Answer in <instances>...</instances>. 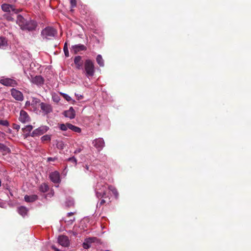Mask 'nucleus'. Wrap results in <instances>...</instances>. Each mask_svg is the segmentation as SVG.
I'll return each mask as SVG.
<instances>
[{"label":"nucleus","instance_id":"nucleus-40","mask_svg":"<svg viewBox=\"0 0 251 251\" xmlns=\"http://www.w3.org/2000/svg\"><path fill=\"white\" fill-rule=\"evenodd\" d=\"M70 3L72 7H75L76 5V0H71Z\"/></svg>","mask_w":251,"mask_h":251},{"label":"nucleus","instance_id":"nucleus-20","mask_svg":"<svg viewBox=\"0 0 251 251\" xmlns=\"http://www.w3.org/2000/svg\"><path fill=\"white\" fill-rule=\"evenodd\" d=\"M94 238H89L86 239L83 243V247L85 249H88L91 246V243L94 242Z\"/></svg>","mask_w":251,"mask_h":251},{"label":"nucleus","instance_id":"nucleus-39","mask_svg":"<svg viewBox=\"0 0 251 251\" xmlns=\"http://www.w3.org/2000/svg\"><path fill=\"white\" fill-rule=\"evenodd\" d=\"M12 127L13 129L19 130L20 128V125L16 124H13L12 125Z\"/></svg>","mask_w":251,"mask_h":251},{"label":"nucleus","instance_id":"nucleus-50","mask_svg":"<svg viewBox=\"0 0 251 251\" xmlns=\"http://www.w3.org/2000/svg\"><path fill=\"white\" fill-rule=\"evenodd\" d=\"M75 220V218L74 217L73 219H71L70 221L71 222V223H72Z\"/></svg>","mask_w":251,"mask_h":251},{"label":"nucleus","instance_id":"nucleus-17","mask_svg":"<svg viewBox=\"0 0 251 251\" xmlns=\"http://www.w3.org/2000/svg\"><path fill=\"white\" fill-rule=\"evenodd\" d=\"M32 82L37 85L41 86L44 82V79L41 75H36L32 79Z\"/></svg>","mask_w":251,"mask_h":251},{"label":"nucleus","instance_id":"nucleus-14","mask_svg":"<svg viewBox=\"0 0 251 251\" xmlns=\"http://www.w3.org/2000/svg\"><path fill=\"white\" fill-rule=\"evenodd\" d=\"M19 120L22 123H26L30 121V118L26 111L21 110L20 112Z\"/></svg>","mask_w":251,"mask_h":251},{"label":"nucleus","instance_id":"nucleus-11","mask_svg":"<svg viewBox=\"0 0 251 251\" xmlns=\"http://www.w3.org/2000/svg\"><path fill=\"white\" fill-rule=\"evenodd\" d=\"M11 95L16 100L18 101H22L24 100L23 93L21 91L15 88L11 89Z\"/></svg>","mask_w":251,"mask_h":251},{"label":"nucleus","instance_id":"nucleus-45","mask_svg":"<svg viewBox=\"0 0 251 251\" xmlns=\"http://www.w3.org/2000/svg\"><path fill=\"white\" fill-rule=\"evenodd\" d=\"M81 151H82V149L81 148L76 149L74 151V153H75V154L78 153L80 152Z\"/></svg>","mask_w":251,"mask_h":251},{"label":"nucleus","instance_id":"nucleus-34","mask_svg":"<svg viewBox=\"0 0 251 251\" xmlns=\"http://www.w3.org/2000/svg\"><path fill=\"white\" fill-rule=\"evenodd\" d=\"M68 161H70L73 163L75 165H76L77 164V159L75 156H72L71 157H69L67 159Z\"/></svg>","mask_w":251,"mask_h":251},{"label":"nucleus","instance_id":"nucleus-12","mask_svg":"<svg viewBox=\"0 0 251 251\" xmlns=\"http://www.w3.org/2000/svg\"><path fill=\"white\" fill-rule=\"evenodd\" d=\"M58 243L64 247H67L70 245L69 238L65 235H60L58 237Z\"/></svg>","mask_w":251,"mask_h":251},{"label":"nucleus","instance_id":"nucleus-38","mask_svg":"<svg viewBox=\"0 0 251 251\" xmlns=\"http://www.w3.org/2000/svg\"><path fill=\"white\" fill-rule=\"evenodd\" d=\"M105 202V201L103 199L101 200L99 202H98L97 207H100L102 205H103Z\"/></svg>","mask_w":251,"mask_h":251},{"label":"nucleus","instance_id":"nucleus-10","mask_svg":"<svg viewBox=\"0 0 251 251\" xmlns=\"http://www.w3.org/2000/svg\"><path fill=\"white\" fill-rule=\"evenodd\" d=\"M49 178L54 183L58 184L61 181L60 174L58 171L51 172L49 175Z\"/></svg>","mask_w":251,"mask_h":251},{"label":"nucleus","instance_id":"nucleus-19","mask_svg":"<svg viewBox=\"0 0 251 251\" xmlns=\"http://www.w3.org/2000/svg\"><path fill=\"white\" fill-rule=\"evenodd\" d=\"M38 197L36 195H25L24 197L25 201L27 202H32L36 201Z\"/></svg>","mask_w":251,"mask_h":251},{"label":"nucleus","instance_id":"nucleus-22","mask_svg":"<svg viewBox=\"0 0 251 251\" xmlns=\"http://www.w3.org/2000/svg\"><path fill=\"white\" fill-rule=\"evenodd\" d=\"M0 151L5 153H9L11 151L10 149L3 144L0 143Z\"/></svg>","mask_w":251,"mask_h":251},{"label":"nucleus","instance_id":"nucleus-24","mask_svg":"<svg viewBox=\"0 0 251 251\" xmlns=\"http://www.w3.org/2000/svg\"><path fill=\"white\" fill-rule=\"evenodd\" d=\"M49 189V186L47 184L44 183H42L39 188V190L40 192L42 193L47 192Z\"/></svg>","mask_w":251,"mask_h":251},{"label":"nucleus","instance_id":"nucleus-33","mask_svg":"<svg viewBox=\"0 0 251 251\" xmlns=\"http://www.w3.org/2000/svg\"><path fill=\"white\" fill-rule=\"evenodd\" d=\"M52 100L56 102V103H58L60 100V97L58 96V95H57V94H55V93H54L52 95Z\"/></svg>","mask_w":251,"mask_h":251},{"label":"nucleus","instance_id":"nucleus-15","mask_svg":"<svg viewBox=\"0 0 251 251\" xmlns=\"http://www.w3.org/2000/svg\"><path fill=\"white\" fill-rule=\"evenodd\" d=\"M74 63L75 64L76 68L77 70L82 69L83 65L82 56L80 55L76 56L74 58Z\"/></svg>","mask_w":251,"mask_h":251},{"label":"nucleus","instance_id":"nucleus-1","mask_svg":"<svg viewBox=\"0 0 251 251\" xmlns=\"http://www.w3.org/2000/svg\"><path fill=\"white\" fill-rule=\"evenodd\" d=\"M16 22L23 30L33 31L36 29L37 26V23L35 21L26 20L21 15L17 16Z\"/></svg>","mask_w":251,"mask_h":251},{"label":"nucleus","instance_id":"nucleus-35","mask_svg":"<svg viewBox=\"0 0 251 251\" xmlns=\"http://www.w3.org/2000/svg\"><path fill=\"white\" fill-rule=\"evenodd\" d=\"M107 159V156L105 154L100 153L99 155V159L102 162H104Z\"/></svg>","mask_w":251,"mask_h":251},{"label":"nucleus","instance_id":"nucleus-18","mask_svg":"<svg viewBox=\"0 0 251 251\" xmlns=\"http://www.w3.org/2000/svg\"><path fill=\"white\" fill-rule=\"evenodd\" d=\"M28 211V209L24 206H21L17 208V212L23 217L27 215Z\"/></svg>","mask_w":251,"mask_h":251},{"label":"nucleus","instance_id":"nucleus-29","mask_svg":"<svg viewBox=\"0 0 251 251\" xmlns=\"http://www.w3.org/2000/svg\"><path fill=\"white\" fill-rule=\"evenodd\" d=\"M65 203L67 207H71L74 204V200L73 198H69L66 200Z\"/></svg>","mask_w":251,"mask_h":251},{"label":"nucleus","instance_id":"nucleus-42","mask_svg":"<svg viewBox=\"0 0 251 251\" xmlns=\"http://www.w3.org/2000/svg\"><path fill=\"white\" fill-rule=\"evenodd\" d=\"M53 195H54V192H53V191L52 190L46 195V198L47 197L51 198V197H52L53 196Z\"/></svg>","mask_w":251,"mask_h":251},{"label":"nucleus","instance_id":"nucleus-5","mask_svg":"<svg viewBox=\"0 0 251 251\" xmlns=\"http://www.w3.org/2000/svg\"><path fill=\"white\" fill-rule=\"evenodd\" d=\"M50 128L47 126H42L34 129L30 134L31 137H35L41 135L47 132Z\"/></svg>","mask_w":251,"mask_h":251},{"label":"nucleus","instance_id":"nucleus-46","mask_svg":"<svg viewBox=\"0 0 251 251\" xmlns=\"http://www.w3.org/2000/svg\"><path fill=\"white\" fill-rule=\"evenodd\" d=\"M51 248L52 249L54 250L55 251H60L59 249L56 248L54 246H52Z\"/></svg>","mask_w":251,"mask_h":251},{"label":"nucleus","instance_id":"nucleus-43","mask_svg":"<svg viewBox=\"0 0 251 251\" xmlns=\"http://www.w3.org/2000/svg\"><path fill=\"white\" fill-rule=\"evenodd\" d=\"M75 96H76L77 100H81L83 98V96L82 95L78 94L75 93Z\"/></svg>","mask_w":251,"mask_h":251},{"label":"nucleus","instance_id":"nucleus-6","mask_svg":"<svg viewBox=\"0 0 251 251\" xmlns=\"http://www.w3.org/2000/svg\"><path fill=\"white\" fill-rule=\"evenodd\" d=\"M92 144L99 152L100 151L105 147V142L102 138L95 139L92 141Z\"/></svg>","mask_w":251,"mask_h":251},{"label":"nucleus","instance_id":"nucleus-3","mask_svg":"<svg viewBox=\"0 0 251 251\" xmlns=\"http://www.w3.org/2000/svg\"><path fill=\"white\" fill-rule=\"evenodd\" d=\"M57 33V30L54 28L49 26L42 29L41 36L43 39L48 40L55 37Z\"/></svg>","mask_w":251,"mask_h":251},{"label":"nucleus","instance_id":"nucleus-30","mask_svg":"<svg viewBox=\"0 0 251 251\" xmlns=\"http://www.w3.org/2000/svg\"><path fill=\"white\" fill-rule=\"evenodd\" d=\"M41 140L43 142H44L46 141L50 142L51 140V135H48V134L43 135V136L41 137Z\"/></svg>","mask_w":251,"mask_h":251},{"label":"nucleus","instance_id":"nucleus-37","mask_svg":"<svg viewBox=\"0 0 251 251\" xmlns=\"http://www.w3.org/2000/svg\"><path fill=\"white\" fill-rule=\"evenodd\" d=\"M61 94L63 96V98L68 101H70L72 100V98L68 94L61 93Z\"/></svg>","mask_w":251,"mask_h":251},{"label":"nucleus","instance_id":"nucleus-44","mask_svg":"<svg viewBox=\"0 0 251 251\" xmlns=\"http://www.w3.org/2000/svg\"><path fill=\"white\" fill-rule=\"evenodd\" d=\"M68 233L70 234H72L74 236H75L77 235V233L73 230H69L68 231Z\"/></svg>","mask_w":251,"mask_h":251},{"label":"nucleus","instance_id":"nucleus-13","mask_svg":"<svg viewBox=\"0 0 251 251\" xmlns=\"http://www.w3.org/2000/svg\"><path fill=\"white\" fill-rule=\"evenodd\" d=\"M40 105L41 109L45 115H47L52 112V107L50 104L47 103L41 102Z\"/></svg>","mask_w":251,"mask_h":251},{"label":"nucleus","instance_id":"nucleus-4","mask_svg":"<svg viewBox=\"0 0 251 251\" xmlns=\"http://www.w3.org/2000/svg\"><path fill=\"white\" fill-rule=\"evenodd\" d=\"M84 70L85 76L87 78L93 77L95 73L94 62L90 59H86L84 64Z\"/></svg>","mask_w":251,"mask_h":251},{"label":"nucleus","instance_id":"nucleus-47","mask_svg":"<svg viewBox=\"0 0 251 251\" xmlns=\"http://www.w3.org/2000/svg\"><path fill=\"white\" fill-rule=\"evenodd\" d=\"M85 168L86 169V171H85V172H86V171H89V166H88L87 165H86L85 166Z\"/></svg>","mask_w":251,"mask_h":251},{"label":"nucleus","instance_id":"nucleus-23","mask_svg":"<svg viewBox=\"0 0 251 251\" xmlns=\"http://www.w3.org/2000/svg\"><path fill=\"white\" fill-rule=\"evenodd\" d=\"M7 46V40L5 38L0 37V49H5Z\"/></svg>","mask_w":251,"mask_h":251},{"label":"nucleus","instance_id":"nucleus-27","mask_svg":"<svg viewBox=\"0 0 251 251\" xmlns=\"http://www.w3.org/2000/svg\"><path fill=\"white\" fill-rule=\"evenodd\" d=\"M71 125L70 123H66V124H58V127L60 130L62 131H66L68 129H69V126Z\"/></svg>","mask_w":251,"mask_h":251},{"label":"nucleus","instance_id":"nucleus-2","mask_svg":"<svg viewBox=\"0 0 251 251\" xmlns=\"http://www.w3.org/2000/svg\"><path fill=\"white\" fill-rule=\"evenodd\" d=\"M94 189L95 195L97 198H106L108 197L106 195L107 187L106 183L103 181L100 180L98 182L96 185L94 186Z\"/></svg>","mask_w":251,"mask_h":251},{"label":"nucleus","instance_id":"nucleus-31","mask_svg":"<svg viewBox=\"0 0 251 251\" xmlns=\"http://www.w3.org/2000/svg\"><path fill=\"white\" fill-rule=\"evenodd\" d=\"M56 147L60 150H63L64 148V144L62 141H56Z\"/></svg>","mask_w":251,"mask_h":251},{"label":"nucleus","instance_id":"nucleus-49","mask_svg":"<svg viewBox=\"0 0 251 251\" xmlns=\"http://www.w3.org/2000/svg\"><path fill=\"white\" fill-rule=\"evenodd\" d=\"M30 104V102L29 101H26L25 102V106H27V105H29Z\"/></svg>","mask_w":251,"mask_h":251},{"label":"nucleus","instance_id":"nucleus-25","mask_svg":"<svg viewBox=\"0 0 251 251\" xmlns=\"http://www.w3.org/2000/svg\"><path fill=\"white\" fill-rule=\"evenodd\" d=\"M96 61L100 67H103L104 65V60L100 54L97 56Z\"/></svg>","mask_w":251,"mask_h":251},{"label":"nucleus","instance_id":"nucleus-7","mask_svg":"<svg viewBox=\"0 0 251 251\" xmlns=\"http://www.w3.org/2000/svg\"><path fill=\"white\" fill-rule=\"evenodd\" d=\"M86 50V47L81 44L73 45L70 48L71 52L74 54H77L80 51H84Z\"/></svg>","mask_w":251,"mask_h":251},{"label":"nucleus","instance_id":"nucleus-16","mask_svg":"<svg viewBox=\"0 0 251 251\" xmlns=\"http://www.w3.org/2000/svg\"><path fill=\"white\" fill-rule=\"evenodd\" d=\"M65 117L69 118L70 119H73L75 116V112L72 107H70L69 110H66L64 112Z\"/></svg>","mask_w":251,"mask_h":251},{"label":"nucleus","instance_id":"nucleus-36","mask_svg":"<svg viewBox=\"0 0 251 251\" xmlns=\"http://www.w3.org/2000/svg\"><path fill=\"white\" fill-rule=\"evenodd\" d=\"M0 125H2L5 126H8L9 123L7 120H0Z\"/></svg>","mask_w":251,"mask_h":251},{"label":"nucleus","instance_id":"nucleus-51","mask_svg":"<svg viewBox=\"0 0 251 251\" xmlns=\"http://www.w3.org/2000/svg\"><path fill=\"white\" fill-rule=\"evenodd\" d=\"M8 131H9V133H11L12 130H11V129H8Z\"/></svg>","mask_w":251,"mask_h":251},{"label":"nucleus","instance_id":"nucleus-48","mask_svg":"<svg viewBox=\"0 0 251 251\" xmlns=\"http://www.w3.org/2000/svg\"><path fill=\"white\" fill-rule=\"evenodd\" d=\"M73 214H74V213H73V212H69V213H67V216H68V217L71 216H72Z\"/></svg>","mask_w":251,"mask_h":251},{"label":"nucleus","instance_id":"nucleus-21","mask_svg":"<svg viewBox=\"0 0 251 251\" xmlns=\"http://www.w3.org/2000/svg\"><path fill=\"white\" fill-rule=\"evenodd\" d=\"M32 129H33V126L31 125H27V126H25V127L22 128V130L24 132H27V133H26L25 134V137H27L29 136V135H30L29 134V133L31 132V131L32 130Z\"/></svg>","mask_w":251,"mask_h":251},{"label":"nucleus","instance_id":"nucleus-32","mask_svg":"<svg viewBox=\"0 0 251 251\" xmlns=\"http://www.w3.org/2000/svg\"><path fill=\"white\" fill-rule=\"evenodd\" d=\"M63 51L65 54V55L66 57L69 56V52L68 48V44L67 42H65L63 47Z\"/></svg>","mask_w":251,"mask_h":251},{"label":"nucleus","instance_id":"nucleus-41","mask_svg":"<svg viewBox=\"0 0 251 251\" xmlns=\"http://www.w3.org/2000/svg\"><path fill=\"white\" fill-rule=\"evenodd\" d=\"M57 159V157H49L47 158V161L48 162H50V161H54L56 160Z\"/></svg>","mask_w":251,"mask_h":251},{"label":"nucleus","instance_id":"nucleus-26","mask_svg":"<svg viewBox=\"0 0 251 251\" xmlns=\"http://www.w3.org/2000/svg\"><path fill=\"white\" fill-rule=\"evenodd\" d=\"M69 129L76 133H80L81 132V129L76 126H75L71 124V125H69Z\"/></svg>","mask_w":251,"mask_h":251},{"label":"nucleus","instance_id":"nucleus-28","mask_svg":"<svg viewBox=\"0 0 251 251\" xmlns=\"http://www.w3.org/2000/svg\"><path fill=\"white\" fill-rule=\"evenodd\" d=\"M108 188L110 191H111L113 193V195L115 196L116 198H117L118 196V192L116 188L113 186L109 185L108 186Z\"/></svg>","mask_w":251,"mask_h":251},{"label":"nucleus","instance_id":"nucleus-8","mask_svg":"<svg viewBox=\"0 0 251 251\" xmlns=\"http://www.w3.org/2000/svg\"><path fill=\"white\" fill-rule=\"evenodd\" d=\"M0 83L6 86L15 87L17 85L15 80L10 78L3 77L0 79Z\"/></svg>","mask_w":251,"mask_h":251},{"label":"nucleus","instance_id":"nucleus-9","mask_svg":"<svg viewBox=\"0 0 251 251\" xmlns=\"http://www.w3.org/2000/svg\"><path fill=\"white\" fill-rule=\"evenodd\" d=\"M2 10L4 12L13 11L15 13H18L21 11L20 9H16L14 6L12 4L3 3L1 6Z\"/></svg>","mask_w":251,"mask_h":251}]
</instances>
